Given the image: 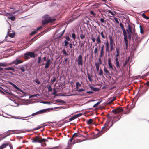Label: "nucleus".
Returning a JSON list of instances; mask_svg holds the SVG:
<instances>
[{"label": "nucleus", "mask_w": 149, "mask_h": 149, "mask_svg": "<svg viewBox=\"0 0 149 149\" xmlns=\"http://www.w3.org/2000/svg\"><path fill=\"white\" fill-rule=\"evenodd\" d=\"M104 70L106 74H110L109 73L108 71L107 70V69L105 67H104Z\"/></svg>", "instance_id": "e433bc0d"}, {"label": "nucleus", "mask_w": 149, "mask_h": 149, "mask_svg": "<svg viewBox=\"0 0 149 149\" xmlns=\"http://www.w3.org/2000/svg\"><path fill=\"white\" fill-rule=\"evenodd\" d=\"M35 81L36 83L38 84H40V82L39 80L37 79H35Z\"/></svg>", "instance_id": "603ef678"}, {"label": "nucleus", "mask_w": 149, "mask_h": 149, "mask_svg": "<svg viewBox=\"0 0 149 149\" xmlns=\"http://www.w3.org/2000/svg\"><path fill=\"white\" fill-rule=\"evenodd\" d=\"M37 33V31L36 30V31H33L31 33V35H33L34 34H36Z\"/></svg>", "instance_id": "052dcab7"}, {"label": "nucleus", "mask_w": 149, "mask_h": 149, "mask_svg": "<svg viewBox=\"0 0 149 149\" xmlns=\"http://www.w3.org/2000/svg\"><path fill=\"white\" fill-rule=\"evenodd\" d=\"M90 13L94 17H95L96 15V14L93 11H90Z\"/></svg>", "instance_id": "49530a36"}, {"label": "nucleus", "mask_w": 149, "mask_h": 149, "mask_svg": "<svg viewBox=\"0 0 149 149\" xmlns=\"http://www.w3.org/2000/svg\"><path fill=\"white\" fill-rule=\"evenodd\" d=\"M99 33L101 35L102 38H103V39H105L106 38L107 39V35H105V34H104V32L103 31H102L100 33V32H99ZM104 33H106L105 31L104 32Z\"/></svg>", "instance_id": "a211bd4d"}, {"label": "nucleus", "mask_w": 149, "mask_h": 149, "mask_svg": "<svg viewBox=\"0 0 149 149\" xmlns=\"http://www.w3.org/2000/svg\"><path fill=\"white\" fill-rule=\"evenodd\" d=\"M104 50H100L99 56L100 58H102L104 56Z\"/></svg>", "instance_id": "4be33fe9"}, {"label": "nucleus", "mask_w": 149, "mask_h": 149, "mask_svg": "<svg viewBox=\"0 0 149 149\" xmlns=\"http://www.w3.org/2000/svg\"><path fill=\"white\" fill-rule=\"evenodd\" d=\"M8 145L9 146L10 149H13L12 145L9 142L3 143L0 146V149H3L4 148H6V146Z\"/></svg>", "instance_id": "1a4fd4ad"}, {"label": "nucleus", "mask_w": 149, "mask_h": 149, "mask_svg": "<svg viewBox=\"0 0 149 149\" xmlns=\"http://www.w3.org/2000/svg\"><path fill=\"white\" fill-rule=\"evenodd\" d=\"M0 91L4 94H5L4 92H5L10 95H13L11 91L10 90H8L7 89H4L1 87H0Z\"/></svg>", "instance_id": "9d476101"}, {"label": "nucleus", "mask_w": 149, "mask_h": 149, "mask_svg": "<svg viewBox=\"0 0 149 149\" xmlns=\"http://www.w3.org/2000/svg\"><path fill=\"white\" fill-rule=\"evenodd\" d=\"M99 74L100 76H102L103 75V71L102 70L100 69Z\"/></svg>", "instance_id": "de8ad7c7"}, {"label": "nucleus", "mask_w": 149, "mask_h": 149, "mask_svg": "<svg viewBox=\"0 0 149 149\" xmlns=\"http://www.w3.org/2000/svg\"><path fill=\"white\" fill-rule=\"evenodd\" d=\"M49 110V109H44L38 111L39 114L43 113Z\"/></svg>", "instance_id": "6ab92c4d"}, {"label": "nucleus", "mask_w": 149, "mask_h": 149, "mask_svg": "<svg viewBox=\"0 0 149 149\" xmlns=\"http://www.w3.org/2000/svg\"><path fill=\"white\" fill-rule=\"evenodd\" d=\"M115 61L116 63V67L118 68H120V66L119 64V58H116Z\"/></svg>", "instance_id": "aec40b11"}, {"label": "nucleus", "mask_w": 149, "mask_h": 149, "mask_svg": "<svg viewBox=\"0 0 149 149\" xmlns=\"http://www.w3.org/2000/svg\"><path fill=\"white\" fill-rule=\"evenodd\" d=\"M100 21L102 23H104L105 22V20L104 19L102 18L100 19Z\"/></svg>", "instance_id": "bf43d9fd"}, {"label": "nucleus", "mask_w": 149, "mask_h": 149, "mask_svg": "<svg viewBox=\"0 0 149 149\" xmlns=\"http://www.w3.org/2000/svg\"><path fill=\"white\" fill-rule=\"evenodd\" d=\"M114 20H115L116 22L118 24L119 23V21L118 20V19L115 17H114Z\"/></svg>", "instance_id": "8fccbe9b"}, {"label": "nucleus", "mask_w": 149, "mask_h": 149, "mask_svg": "<svg viewBox=\"0 0 149 149\" xmlns=\"http://www.w3.org/2000/svg\"><path fill=\"white\" fill-rule=\"evenodd\" d=\"M87 74L88 78L89 79V81H92V79L91 78V77L90 75V74Z\"/></svg>", "instance_id": "c03bdc74"}, {"label": "nucleus", "mask_w": 149, "mask_h": 149, "mask_svg": "<svg viewBox=\"0 0 149 149\" xmlns=\"http://www.w3.org/2000/svg\"><path fill=\"white\" fill-rule=\"evenodd\" d=\"M65 30V29H64V30H63V31L62 33L60 35H59L57 37H56V38H58L61 37L63 35V34Z\"/></svg>", "instance_id": "58836bf2"}, {"label": "nucleus", "mask_w": 149, "mask_h": 149, "mask_svg": "<svg viewBox=\"0 0 149 149\" xmlns=\"http://www.w3.org/2000/svg\"><path fill=\"white\" fill-rule=\"evenodd\" d=\"M108 63L109 67V68L110 69H112V70H114V68H115V67L114 66H113L111 63V60L110 58H109L108 59Z\"/></svg>", "instance_id": "4468645a"}, {"label": "nucleus", "mask_w": 149, "mask_h": 149, "mask_svg": "<svg viewBox=\"0 0 149 149\" xmlns=\"http://www.w3.org/2000/svg\"><path fill=\"white\" fill-rule=\"evenodd\" d=\"M73 139L74 138L72 137H72L69 139V141H70V143H68V148H66V149H71L72 148V144L71 143V142H72Z\"/></svg>", "instance_id": "f3484780"}, {"label": "nucleus", "mask_w": 149, "mask_h": 149, "mask_svg": "<svg viewBox=\"0 0 149 149\" xmlns=\"http://www.w3.org/2000/svg\"><path fill=\"white\" fill-rule=\"evenodd\" d=\"M108 12L109 13L111 14L113 16H114L115 15V14L113 13L111 10H108Z\"/></svg>", "instance_id": "13d9d810"}, {"label": "nucleus", "mask_w": 149, "mask_h": 149, "mask_svg": "<svg viewBox=\"0 0 149 149\" xmlns=\"http://www.w3.org/2000/svg\"><path fill=\"white\" fill-rule=\"evenodd\" d=\"M4 69L6 70H12L13 72L15 71L14 69L12 67H10L5 68H4Z\"/></svg>", "instance_id": "b1692460"}, {"label": "nucleus", "mask_w": 149, "mask_h": 149, "mask_svg": "<svg viewBox=\"0 0 149 149\" xmlns=\"http://www.w3.org/2000/svg\"><path fill=\"white\" fill-rule=\"evenodd\" d=\"M56 77H53V79L52 80V81L53 83L56 81Z\"/></svg>", "instance_id": "6e6d98bb"}, {"label": "nucleus", "mask_w": 149, "mask_h": 149, "mask_svg": "<svg viewBox=\"0 0 149 149\" xmlns=\"http://www.w3.org/2000/svg\"><path fill=\"white\" fill-rule=\"evenodd\" d=\"M96 43L95 44L96 46L97 44H99L100 45L101 44L102 42L100 39V35L97 36L96 38Z\"/></svg>", "instance_id": "2eb2a0df"}, {"label": "nucleus", "mask_w": 149, "mask_h": 149, "mask_svg": "<svg viewBox=\"0 0 149 149\" xmlns=\"http://www.w3.org/2000/svg\"><path fill=\"white\" fill-rule=\"evenodd\" d=\"M33 142H38L41 143L47 141L48 140L45 139H42L39 136H36L33 138Z\"/></svg>", "instance_id": "423d86ee"}, {"label": "nucleus", "mask_w": 149, "mask_h": 149, "mask_svg": "<svg viewBox=\"0 0 149 149\" xmlns=\"http://www.w3.org/2000/svg\"><path fill=\"white\" fill-rule=\"evenodd\" d=\"M98 48L97 47L95 48L94 50V53L95 54H97V52Z\"/></svg>", "instance_id": "09e8293b"}, {"label": "nucleus", "mask_w": 149, "mask_h": 149, "mask_svg": "<svg viewBox=\"0 0 149 149\" xmlns=\"http://www.w3.org/2000/svg\"><path fill=\"white\" fill-rule=\"evenodd\" d=\"M55 148H56V149H62V146H60L58 147H56V148H55V147H53L52 148H46V149H54ZM64 149H65L64 148Z\"/></svg>", "instance_id": "7c9ffc66"}, {"label": "nucleus", "mask_w": 149, "mask_h": 149, "mask_svg": "<svg viewBox=\"0 0 149 149\" xmlns=\"http://www.w3.org/2000/svg\"><path fill=\"white\" fill-rule=\"evenodd\" d=\"M79 92H81L82 91H85V89H78V90H77Z\"/></svg>", "instance_id": "4d7b16f0"}, {"label": "nucleus", "mask_w": 149, "mask_h": 149, "mask_svg": "<svg viewBox=\"0 0 149 149\" xmlns=\"http://www.w3.org/2000/svg\"><path fill=\"white\" fill-rule=\"evenodd\" d=\"M101 48V50H104V45L103 44L102 45Z\"/></svg>", "instance_id": "69168bd1"}, {"label": "nucleus", "mask_w": 149, "mask_h": 149, "mask_svg": "<svg viewBox=\"0 0 149 149\" xmlns=\"http://www.w3.org/2000/svg\"><path fill=\"white\" fill-rule=\"evenodd\" d=\"M44 20H42V24L43 25H45L49 23H51L54 22L56 19H52L50 17H49L48 15H45L44 16Z\"/></svg>", "instance_id": "7ed1b4c3"}, {"label": "nucleus", "mask_w": 149, "mask_h": 149, "mask_svg": "<svg viewBox=\"0 0 149 149\" xmlns=\"http://www.w3.org/2000/svg\"><path fill=\"white\" fill-rule=\"evenodd\" d=\"M24 59L26 60H27L30 58H35L36 56L35 53L33 52H28L24 54Z\"/></svg>", "instance_id": "39448f33"}, {"label": "nucleus", "mask_w": 149, "mask_h": 149, "mask_svg": "<svg viewBox=\"0 0 149 149\" xmlns=\"http://www.w3.org/2000/svg\"><path fill=\"white\" fill-rule=\"evenodd\" d=\"M104 44L105 46V51L107 53H110L114 50V49H113L112 51H111V49L110 48V49H109V43L107 40L106 42H104Z\"/></svg>", "instance_id": "0eeeda50"}, {"label": "nucleus", "mask_w": 149, "mask_h": 149, "mask_svg": "<svg viewBox=\"0 0 149 149\" xmlns=\"http://www.w3.org/2000/svg\"><path fill=\"white\" fill-rule=\"evenodd\" d=\"M57 91L55 88L53 89V95H54L55 96H57V95L56 94Z\"/></svg>", "instance_id": "c9c22d12"}, {"label": "nucleus", "mask_w": 149, "mask_h": 149, "mask_svg": "<svg viewBox=\"0 0 149 149\" xmlns=\"http://www.w3.org/2000/svg\"><path fill=\"white\" fill-rule=\"evenodd\" d=\"M76 90H78V89H79V88L81 86V85L79 82H76Z\"/></svg>", "instance_id": "5701e85b"}, {"label": "nucleus", "mask_w": 149, "mask_h": 149, "mask_svg": "<svg viewBox=\"0 0 149 149\" xmlns=\"http://www.w3.org/2000/svg\"><path fill=\"white\" fill-rule=\"evenodd\" d=\"M113 117V116H110L108 117L107 120L106 121L104 126L102 127L100 132L97 134L98 136H100L107 130V127L109 126V123L111 121V119Z\"/></svg>", "instance_id": "f03ea898"}, {"label": "nucleus", "mask_w": 149, "mask_h": 149, "mask_svg": "<svg viewBox=\"0 0 149 149\" xmlns=\"http://www.w3.org/2000/svg\"><path fill=\"white\" fill-rule=\"evenodd\" d=\"M142 16L144 18H147V16L145 15V13H144L142 14Z\"/></svg>", "instance_id": "338daca9"}, {"label": "nucleus", "mask_w": 149, "mask_h": 149, "mask_svg": "<svg viewBox=\"0 0 149 149\" xmlns=\"http://www.w3.org/2000/svg\"><path fill=\"white\" fill-rule=\"evenodd\" d=\"M51 61L50 59L49 58L47 59V60L46 61V63L45 64V68L47 69L48 68H49V66L51 64ZM44 64H45L43 63L41 65H43Z\"/></svg>", "instance_id": "f8f14e48"}, {"label": "nucleus", "mask_w": 149, "mask_h": 149, "mask_svg": "<svg viewBox=\"0 0 149 149\" xmlns=\"http://www.w3.org/2000/svg\"><path fill=\"white\" fill-rule=\"evenodd\" d=\"M38 114H39L38 111L37 112H36V113H32L31 114V115L29 116V117L31 116H33L36 115H38Z\"/></svg>", "instance_id": "3c124183"}, {"label": "nucleus", "mask_w": 149, "mask_h": 149, "mask_svg": "<svg viewBox=\"0 0 149 149\" xmlns=\"http://www.w3.org/2000/svg\"><path fill=\"white\" fill-rule=\"evenodd\" d=\"M80 37L81 39H83L85 37V34H83L82 32V33L80 35Z\"/></svg>", "instance_id": "473e14b6"}, {"label": "nucleus", "mask_w": 149, "mask_h": 149, "mask_svg": "<svg viewBox=\"0 0 149 149\" xmlns=\"http://www.w3.org/2000/svg\"><path fill=\"white\" fill-rule=\"evenodd\" d=\"M23 62V61L22 60H19L18 59H16L13 61V63L15 64L16 65H17L19 64L22 63Z\"/></svg>", "instance_id": "dca6fc26"}, {"label": "nucleus", "mask_w": 149, "mask_h": 149, "mask_svg": "<svg viewBox=\"0 0 149 149\" xmlns=\"http://www.w3.org/2000/svg\"><path fill=\"white\" fill-rule=\"evenodd\" d=\"M74 19L72 17H68L67 19L68 21L67 24H68L70 22H72L73 20Z\"/></svg>", "instance_id": "393cba45"}, {"label": "nucleus", "mask_w": 149, "mask_h": 149, "mask_svg": "<svg viewBox=\"0 0 149 149\" xmlns=\"http://www.w3.org/2000/svg\"><path fill=\"white\" fill-rule=\"evenodd\" d=\"M48 88V91L49 92H51L52 91V88H51V86L49 85L47 86Z\"/></svg>", "instance_id": "79ce46f5"}, {"label": "nucleus", "mask_w": 149, "mask_h": 149, "mask_svg": "<svg viewBox=\"0 0 149 149\" xmlns=\"http://www.w3.org/2000/svg\"><path fill=\"white\" fill-rule=\"evenodd\" d=\"M123 111V110L122 108L121 107H118L117 109L114 110H113L112 111V112L114 114H116L117 113H118Z\"/></svg>", "instance_id": "9b49d317"}, {"label": "nucleus", "mask_w": 149, "mask_h": 149, "mask_svg": "<svg viewBox=\"0 0 149 149\" xmlns=\"http://www.w3.org/2000/svg\"><path fill=\"white\" fill-rule=\"evenodd\" d=\"M116 53L120 54V49L119 48H117L116 49Z\"/></svg>", "instance_id": "680f3d73"}, {"label": "nucleus", "mask_w": 149, "mask_h": 149, "mask_svg": "<svg viewBox=\"0 0 149 149\" xmlns=\"http://www.w3.org/2000/svg\"><path fill=\"white\" fill-rule=\"evenodd\" d=\"M95 66L97 72H98L99 69L100 65L98 63H95Z\"/></svg>", "instance_id": "c756f323"}, {"label": "nucleus", "mask_w": 149, "mask_h": 149, "mask_svg": "<svg viewBox=\"0 0 149 149\" xmlns=\"http://www.w3.org/2000/svg\"><path fill=\"white\" fill-rule=\"evenodd\" d=\"M42 62V58L41 56L38 57V60L37 61V63L38 64Z\"/></svg>", "instance_id": "4c0bfd02"}, {"label": "nucleus", "mask_w": 149, "mask_h": 149, "mask_svg": "<svg viewBox=\"0 0 149 149\" xmlns=\"http://www.w3.org/2000/svg\"><path fill=\"white\" fill-rule=\"evenodd\" d=\"M81 115H82V114H77L76 115H75L74 116H73V117L70 118L68 120H67V122H69L70 121H72V120H74V119L78 118V117L80 116Z\"/></svg>", "instance_id": "ddd939ff"}, {"label": "nucleus", "mask_w": 149, "mask_h": 149, "mask_svg": "<svg viewBox=\"0 0 149 149\" xmlns=\"http://www.w3.org/2000/svg\"><path fill=\"white\" fill-rule=\"evenodd\" d=\"M116 97H111L110 99V101L109 102V104H110L112 103L116 99Z\"/></svg>", "instance_id": "a878e982"}, {"label": "nucleus", "mask_w": 149, "mask_h": 149, "mask_svg": "<svg viewBox=\"0 0 149 149\" xmlns=\"http://www.w3.org/2000/svg\"><path fill=\"white\" fill-rule=\"evenodd\" d=\"M91 89L94 91H99V89L97 88H94L92 86H90Z\"/></svg>", "instance_id": "cd10ccee"}, {"label": "nucleus", "mask_w": 149, "mask_h": 149, "mask_svg": "<svg viewBox=\"0 0 149 149\" xmlns=\"http://www.w3.org/2000/svg\"><path fill=\"white\" fill-rule=\"evenodd\" d=\"M140 33L142 34H143L144 33V29L141 26H140Z\"/></svg>", "instance_id": "2f4dec72"}, {"label": "nucleus", "mask_w": 149, "mask_h": 149, "mask_svg": "<svg viewBox=\"0 0 149 149\" xmlns=\"http://www.w3.org/2000/svg\"><path fill=\"white\" fill-rule=\"evenodd\" d=\"M8 19H10L12 21H14L15 19V17L14 16H12L8 17Z\"/></svg>", "instance_id": "37998d69"}, {"label": "nucleus", "mask_w": 149, "mask_h": 149, "mask_svg": "<svg viewBox=\"0 0 149 149\" xmlns=\"http://www.w3.org/2000/svg\"><path fill=\"white\" fill-rule=\"evenodd\" d=\"M5 40H6V41H8V42H11V41L9 40V39H8V36H6V37H5Z\"/></svg>", "instance_id": "0e129e2a"}, {"label": "nucleus", "mask_w": 149, "mask_h": 149, "mask_svg": "<svg viewBox=\"0 0 149 149\" xmlns=\"http://www.w3.org/2000/svg\"><path fill=\"white\" fill-rule=\"evenodd\" d=\"M120 25L123 30L124 36V40L125 44L126 49L127 50L128 45V39H131V35L132 34V27L131 26L128 24V28L126 30L124 28V26L121 23L120 24Z\"/></svg>", "instance_id": "f257e3e1"}, {"label": "nucleus", "mask_w": 149, "mask_h": 149, "mask_svg": "<svg viewBox=\"0 0 149 149\" xmlns=\"http://www.w3.org/2000/svg\"><path fill=\"white\" fill-rule=\"evenodd\" d=\"M18 69H20L22 72H24L25 71V69L24 67L22 66L20 68H17Z\"/></svg>", "instance_id": "72a5a7b5"}, {"label": "nucleus", "mask_w": 149, "mask_h": 149, "mask_svg": "<svg viewBox=\"0 0 149 149\" xmlns=\"http://www.w3.org/2000/svg\"><path fill=\"white\" fill-rule=\"evenodd\" d=\"M93 122V120L92 119H90L87 121V124L88 125H90L92 124Z\"/></svg>", "instance_id": "bb28decb"}, {"label": "nucleus", "mask_w": 149, "mask_h": 149, "mask_svg": "<svg viewBox=\"0 0 149 149\" xmlns=\"http://www.w3.org/2000/svg\"><path fill=\"white\" fill-rule=\"evenodd\" d=\"M101 102V101H100V102H97V103H96V104H95L93 106V107H95L96 106H97V105H99L100 103Z\"/></svg>", "instance_id": "5fc2aeb1"}, {"label": "nucleus", "mask_w": 149, "mask_h": 149, "mask_svg": "<svg viewBox=\"0 0 149 149\" xmlns=\"http://www.w3.org/2000/svg\"><path fill=\"white\" fill-rule=\"evenodd\" d=\"M13 86L17 90H19V88L15 84H14Z\"/></svg>", "instance_id": "774afa93"}, {"label": "nucleus", "mask_w": 149, "mask_h": 149, "mask_svg": "<svg viewBox=\"0 0 149 149\" xmlns=\"http://www.w3.org/2000/svg\"><path fill=\"white\" fill-rule=\"evenodd\" d=\"M8 33L9 31L8 32V36L11 38H13L15 36V34L14 33H10L8 34Z\"/></svg>", "instance_id": "c85d7f7f"}, {"label": "nucleus", "mask_w": 149, "mask_h": 149, "mask_svg": "<svg viewBox=\"0 0 149 149\" xmlns=\"http://www.w3.org/2000/svg\"><path fill=\"white\" fill-rule=\"evenodd\" d=\"M72 36L74 40H75L76 39V35L75 33H72Z\"/></svg>", "instance_id": "a18cd8bd"}, {"label": "nucleus", "mask_w": 149, "mask_h": 149, "mask_svg": "<svg viewBox=\"0 0 149 149\" xmlns=\"http://www.w3.org/2000/svg\"><path fill=\"white\" fill-rule=\"evenodd\" d=\"M91 40L93 42H95V39L94 37H93V36L92 37H91Z\"/></svg>", "instance_id": "e2e57ef3"}, {"label": "nucleus", "mask_w": 149, "mask_h": 149, "mask_svg": "<svg viewBox=\"0 0 149 149\" xmlns=\"http://www.w3.org/2000/svg\"><path fill=\"white\" fill-rule=\"evenodd\" d=\"M129 57L128 59V60H126V61H125V63H123V66L124 67H125L126 66V65H127V64L128 61L129 60Z\"/></svg>", "instance_id": "ea45409f"}, {"label": "nucleus", "mask_w": 149, "mask_h": 149, "mask_svg": "<svg viewBox=\"0 0 149 149\" xmlns=\"http://www.w3.org/2000/svg\"><path fill=\"white\" fill-rule=\"evenodd\" d=\"M77 62L78 65H82L83 64V60L82 56L81 55H79L78 58V59L76 60Z\"/></svg>", "instance_id": "6e6552de"}, {"label": "nucleus", "mask_w": 149, "mask_h": 149, "mask_svg": "<svg viewBox=\"0 0 149 149\" xmlns=\"http://www.w3.org/2000/svg\"><path fill=\"white\" fill-rule=\"evenodd\" d=\"M133 37L135 38H138V36L137 35V34L136 33H134L133 34Z\"/></svg>", "instance_id": "a19ab883"}, {"label": "nucleus", "mask_w": 149, "mask_h": 149, "mask_svg": "<svg viewBox=\"0 0 149 149\" xmlns=\"http://www.w3.org/2000/svg\"><path fill=\"white\" fill-rule=\"evenodd\" d=\"M39 36V35H37L34 38H32L31 39V41L32 42H33L34 41L37 39V37H38Z\"/></svg>", "instance_id": "f704fd0d"}, {"label": "nucleus", "mask_w": 149, "mask_h": 149, "mask_svg": "<svg viewBox=\"0 0 149 149\" xmlns=\"http://www.w3.org/2000/svg\"><path fill=\"white\" fill-rule=\"evenodd\" d=\"M81 136V135L80 134H79L78 133H74L72 136L73 138H75L77 137H80Z\"/></svg>", "instance_id": "412c9836"}, {"label": "nucleus", "mask_w": 149, "mask_h": 149, "mask_svg": "<svg viewBox=\"0 0 149 149\" xmlns=\"http://www.w3.org/2000/svg\"><path fill=\"white\" fill-rule=\"evenodd\" d=\"M109 40V41L110 46L111 49V51L114 49L115 47V42L113 39V35H110L108 37Z\"/></svg>", "instance_id": "20e7f679"}, {"label": "nucleus", "mask_w": 149, "mask_h": 149, "mask_svg": "<svg viewBox=\"0 0 149 149\" xmlns=\"http://www.w3.org/2000/svg\"><path fill=\"white\" fill-rule=\"evenodd\" d=\"M47 59V57L45 56L42 58V61L43 62L44 61H46Z\"/></svg>", "instance_id": "864d4df0"}]
</instances>
